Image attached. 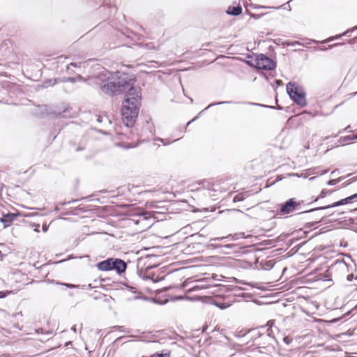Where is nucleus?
Instances as JSON below:
<instances>
[{
	"instance_id": "nucleus-1",
	"label": "nucleus",
	"mask_w": 357,
	"mask_h": 357,
	"mask_svg": "<svg viewBox=\"0 0 357 357\" xmlns=\"http://www.w3.org/2000/svg\"><path fill=\"white\" fill-rule=\"evenodd\" d=\"M96 73L91 75L89 79H94L97 84L100 85L103 93L109 95H115L125 91H128L133 86L134 82L129 79L127 75H121L116 72L112 73L100 65L95 67Z\"/></svg>"
},
{
	"instance_id": "nucleus-2",
	"label": "nucleus",
	"mask_w": 357,
	"mask_h": 357,
	"mask_svg": "<svg viewBox=\"0 0 357 357\" xmlns=\"http://www.w3.org/2000/svg\"><path fill=\"white\" fill-rule=\"evenodd\" d=\"M141 105V90L131 88L126 93L122 103L121 114L126 126H132L138 116Z\"/></svg>"
},
{
	"instance_id": "nucleus-3",
	"label": "nucleus",
	"mask_w": 357,
	"mask_h": 357,
	"mask_svg": "<svg viewBox=\"0 0 357 357\" xmlns=\"http://www.w3.org/2000/svg\"><path fill=\"white\" fill-rule=\"evenodd\" d=\"M126 266V264L124 261L114 258H109L97 264V268L100 271H107L115 270L119 274L125 272Z\"/></svg>"
},
{
	"instance_id": "nucleus-4",
	"label": "nucleus",
	"mask_w": 357,
	"mask_h": 357,
	"mask_svg": "<svg viewBox=\"0 0 357 357\" xmlns=\"http://www.w3.org/2000/svg\"><path fill=\"white\" fill-rule=\"evenodd\" d=\"M287 91L290 98L300 106L304 107L307 105L305 94L303 89L294 83L289 82L287 84Z\"/></svg>"
},
{
	"instance_id": "nucleus-5",
	"label": "nucleus",
	"mask_w": 357,
	"mask_h": 357,
	"mask_svg": "<svg viewBox=\"0 0 357 357\" xmlns=\"http://www.w3.org/2000/svg\"><path fill=\"white\" fill-rule=\"evenodd\" d=\"M258 69L270 70L276 66L275 62L264 54L257 55L255 59V63H252Z\"/></svg>"
},
{
	"instance_id": "nucleus-6",
	"label": "nucleus",
	"mask_w": 357,
	"mask_h": 357,
	"mask_svg": "<svg viewBox=\"0 0 357 357\" xmlns=\"http://www.w3.org/2000/svg\"><path fill=\"white\" fill-rule=\"evenodd\" d=\"M296 202L294 199H290L282 205L279 214L281 215H287L291 212H293L296 208Z\"/></svg>"
},
{
	"instance_id": "nucleus-7",
	"label": "nucleus",
	"mask_w": 357,
	"mask_h": 357,
	"mask_svg": "<svg viewBox=\"0 0 357 357\" xmlns=\"http://www.w3.org/2000/svg\"><path fill=\"white\" fill-rule=\"evenodd\" d=\"M17 216V214L11 213L3 214V217L0 218V222L3 224L4 228H6L12 224Z\"/></svg>"
},
{
	"instance_id": "nucleus-8",
	"label": "nucleus",
	"mask_w": 357,
	"mask_h": 357,
	"mask_svg": "<svg viewBox=\"0 0 357 357\" xmlns=\"http://www.w3.org/2000/svg\"><path fill=\"white\" fill-rule=\"evenodd\" d=\"M242 12V8L241 6H229L227 10V14L237 16L240 15Z\"/></svg>"
},
{
	"instance_id": "nucleus-9",
	"label": "nucleus",
	"mask_w": 357,
	"mask_h": 357,
	"mask_svg": "<svg viewBox=\"0 0 357 357\" xmlns=\"http://www.w3.org/2000/svg\"><path fill=\"white\" fill-rule=\"evenodd\" d=\"M344 204H347V203L345 202V199H342L338 202H334L333 204H332L331 205L319 207V208H316L315 210H323V209H326V208H329L344 205Z\"/></svg>"
},
{
	"instance_id": "nucleus-10",
	"label": "nucleus",
	"mask_w": 357,
	"mask_h": 357,
	"mask_svg": "<svg viewBox=\"0 0 357 357\" xmlns=\"http://www.w3.org/2000/svg\"><path fill=\"white\" fill-rule=\"evenodd\" d=\"M89 65V61H86V62H84V63H82V62H79V63H70L69 65L67 66L66 68H67V70L69 71L70 70V67L71 66H73L75 68H82V67L83 68H85L86 66H88Z\"/></svg>"
},
{
	"instance_id": "nucleus-11",
	"label": "nucleus",
	"mask_w": 357,
	"mask_h": 357,
	"mask_svg": "<svg viewBox=\"0 0 357 357\" xmlns=\"http://www.w3.org/2000/svg\"><path fill=\"white\" fill-rule=\"evenodd\" d=\"M83 78L81 75H77L76 77H68V78H63L60 79L61 82H75L77 80L81 81Z\"/></svg>"
},
{
	"instance_id": "nucleus-12",
	"label": "nucleus",
	"mask_w": 357,
	"mask_h": 357,
	"mask_svg": "<svg viewBox=\"0 0 357 357\" xmlns=\"http://www.w3.org/2000/svg\"><path fill=\"white\" fill-rule=\"evenodd\" d=\"M143 48L149 50H157L158 47L152 42L147 43L141 45Z\"/></svg>"
},
{
	"instance_id": "nucleus-13",
	"label": "nucleus",
	"mask_w": 357,
	"mask_h": 357,
	"mask_svg": "<svg viewBox=\"0 0 357 357\" xmlns=\"http://www.w3.org/2000/svg\"><path fill=\"white\" fill-rule=\"evenodd\" d=\"M149 357H169V352L167 350H163L161 353H155Z\"/></svg>"
},
{
	"instance_id": "nucleus-14",
	"label": "nucleus",
	"mask_w": 357,
	"mask_h": 357,
	"mask_svg": "<svg viewBox=\"0 0 357 357\" xmlns=\"http://www.w3.org/2000/svg\"><path fill=\"white\" fill-rule=\"evenodd\" d=\"M357 29V26H355L354 27L353 29H349L347 30V31H345L343 34L342 35H337L336 36H335L334 38L333 37H331V38H329L326 41H331L333 40V39L335 38H340L342 36H347L349 32L351 31H353L354 30H356Z\"/></svg>"
},
{
	"instance_id": "nucleus-15",
	"label": "nucleus",
	"mask_w": 357,
	"mask_h": 357,
	"mask_svg": "<svg viewBox=\"0 0 357 357\" xmlns=\"http://www.w3.org/2000/svg\"><path fill=\"white\" fill-rule=\"evenodd\" d=\"M57 83V79H48L44 82L43 84V87H48L50 86H54Z\"/></svg>"
},
{
	"instance_id": "nucleus-16",
	"label": "nucleus",
	"mask_w": 357,
	"mask_h": 357,
	"mask_svg": "<svg viewBox=\"0 0 357 357\" xmlns=\"http://www.w3.org/2000/svg\"><path fill=\"white\" fill-rule=\"evenodd\" d=\"M335 266L341 270H347V266L346 263L343 261H337L335 264Z\"/></svg>"
},
{
	"instance_id": "nucleus-17",
	"label": "nucleus",
	"mask_w": 357,
	"mask_h": 357,
	"mask_svg": "<svg viewBox=\"0 0 357 357\" xmlns=\"http://www.w3.org/2000/svg\"><path fill=\"white\" fill-rule=\"evenodd\" d=\"M342 180H343V177H339V178H337L336 179H332V180L328 181L327 184L328 185H336L337 183H338L339 182H340Z\"/></svg>"
},
{
	"instance_id": "nucleus-18",
	"label": "nucleus",
	"mask_w": 357,
	"mask_h": 357,
	"mask_svg": "<svg viewBox=\"0 0 357 357\" xmlns=\"http://www.w3.org/2000/svg\"><path fill=\"white\" fill-rule=\"evenodd\" d=\"M356 198H357V193H356V194H354V195H353L351 196H349L348 197H346V198H344V199H345V202H346V203L347 204H349V203L352 202L353 200L355 199Z\"/></svg>"
},
{
	"instance_id": "nucleus-19",
	"label": "nucleus",
	"mask_w": 357,
	"mask_h": 357,
	"mask_svg": "<svg viewBox=\"0 0 357 357\" xmlns=\"http://www.w3.org/2000/svg\"><path fill=\"white\" fill-rule=\"evenodd\" d=\"M215 305L222 310L226 309L229 306V305L225 303H215Z\"/></svg>"
},
{
	"instance_id": "nucleus-20",
	"label": "nucleus",
	"mask_w": 357,
	"mask_h": 357,
	"mask_svg": "<svg viewBox=\"0 0 357 357\" xmlns=\"http://www.w3.org/2000/svg\"><path fill=\"white\" fill-rule=\"evenodd\" d=\"M328 193V191L326 189H324L321 190L320 195H319L318 198H324L326 196V195Z\"/></svg>"
},
{
	"instance_id": "nucleus-21",
	"label": "nucleus",
	"mask_w": 357,
	"mask_h": 357,
	"mask_svg": "<svg viewBox=\"0 0 357 357\" xmlns=\"http://www.w3.org/2000/svg\"><path fill=\"white\" fill-rule=\"evenodd\" d=\"M227 103H229V101H222V102H219L217 103H211L205 109H207L208 108H209L213 105H222V104H227Z\"/></svg>"
},
{
	"instance_id": "nucleus-22",
	"label": "nucleus",
	"mask_w": 357,
	"mask_h": 357,
	"mask_svg": "<svg viewBox=\"0 0 357 357\" xmlns=\"http://www.w3.org/2000/svg\"><path fill=\"white\" fill-rule=\"evenodd\" d=\"M61 284H62V285H65V286H66L67 287L70 288V289L77 288V287H79V286H77V285H75V284H66V283H61Z\"/></svg>"
},
{
	"instance_id": "nucleus-23",
	"label": "nucleus",
	"mask_w": 357,
	"mask_h": 357,
	"mask_svg": "<svg viewBox=\"0 0 357 357\" xmlns=\"http://www.w3.org/2000/svg\"><path fill=\"white\" fill-rule=\"evenodd\" d=\"M353 139H357V135L354 137H353ZM351 139H352V138H351L350 137H348L344 138L342 142L345 144H347V143H349V142Z\"/></svg>"
},
{
	"instance_id": "nucleus-24",
	"label": "nucleus",
	"mask_w": 357,
	"mask_h": 357,
	"mask_svg": "<svg viewBox=\"0 0 357 357\" xmlns=\"http://www.w3.org/2000/svg\"><path fill=\"white\" fill-rule=\"evenodd\" d=\"M235 235L236 236L235 239H238L240 238H244L245 237L243 233L236 234Z\"/></svg>"
},
{
	"instance_id": "nucleus-25",
	"label": "nucleus",
	"mask_w": 357,
	"mask_h": 357,
	"mask_svg": "<svg viewBox=\"0 0 357 357\" xmlns=\"http://www.w3.org/2000/svg\"><path fill=\"white\" fill-rule=\"evenodd\" d=\"M242 199H243V198H242V197H241L239 195H238L235 196V197H234V202L241 201V200H242Z\"/></svg>"
},
{
	"instance_id": "nucleus-26",
	"label": "nucleus",
	"mask_w": 357,
	"mask_h": 357,
	"mask_svg": "<svg viewBox=\"0 0 357 357\" xmlns=\"http://www.w3.org/2000/svg\"><path fill=\"white\" fill-rule=\"evenodd\" d=\"M353 279H354V275L353 274H349L347 277V280L348 281H349V282H351Z\"/></svg>"
},
{
	"instance_id": "nucleus-27",
	"label": "nucleus",
	"mask_w": 357,
	"mask_h": 357,
	"mask_svg": "<svg viewBox=\"0 0 357 357\" xmlns=\"http://www.w3.org/2000/svg\"><path fill=\"white\" fill-rule=\"evenodd\" d=\"M47 229H48V226H47L46 225H43V231L44 232H46L47 231Z\"/></svg>"
},
{
	"instance_id": "nucleus-28",
	"label": "nucleus",
	"mask_w": 357,
	"mask_h": 357,
	"mask_svg": "<svg viewBox=\"0 0 357 357\" xmlns=\"http://www.w3.org/2000/svg\"><path fill=\"white\" fill-rule=\"evenodd\" d=\"M202 289V288L199 286H195V287L191 288L190 291H196L197 289Z\"/></svg>"
},
{
	"instance_id": "nucleus-29",
	"label": "nucleus",
	"mask_w": 357,
	"mask_h": 357,
	"mask_svg": "<svg viewBox=\"0 0 357 357\" xmlns=\"http://www.w3.org/2000/svg\"><path fill=\"white\" fill-rule=\"evenodd\" d=\"M284 342H285L287 344H289V338L287 337H285L284 338Z\"/></svg>"
},
{
	"instance_id": "nucleus-30",
	"label": "nucleus",
	"mask_w": 357,
	"mask_h": 357,
	"mask_svg": "<svg viewBox=\"0 0 357 357\" xmlns=\"http://www.w3.org/2000/svg\"><path fill=\"white\" fill-rule=\"evenodd\" d=\"M197 118H198V116H196V117L193 118V119H192V121H189V122L188 123L187 126H188L190 123H191V122H192V121H195Z\"/></svg>"
},
{
	"instance_id": "nucleus-31",
	"label": "nucleus",
	"mask_w": 357,
	"mask_h": 357,
	"mask_svg": "<svg viewBox=\"0 0 357 357\" xmlns=\"http://www.w3.org/2000/svg\"><path fill=\"white\" fill-rule=\"evenodd\" d=\"M71 330L73 331L74 332H76L77 331V328H76V326H73L72 328H71Z\"/></svg>"
},
{
	"instance_id": "nucleus-32",
	"label": "nucleus",
	"mask_w": 357,
	"mask_h": 357,
	"mask_svg": "<svg viewBox=\"0 0 357 357\" xmlns=\"http://www.w3.org/2000/svg\"><path fill=\"white\" fill-rule=\"evenodd\" d=\"M160 141H161L164 144V145H167L169 144L168 142H165V140L162 139H160Z\"/></svg>"
},
{
	"instance_id": "nucleus-33",
	"label": "nucleus",
	"mask_w": 357,
	"mask_h": 357,
	"mask_svg": "<svg viewBox=\"0 0 357 357\" xmlns=\"http://www.w3.org/2000/svg\"><path fill=\"white\" fill-rule=\"evenodd\" d=\"M4 296V294L2 291H0V298H2Z\"/></svg>"
},
{
	"instance_id": "nucleus-34",
	"label": "nucleus",
	"mask_w": 357,
	"mask_h": 357,
	"mask_svg": "<svg viewBox=\"0 0 357 357\" xmlns=\"http://www.w3.org/2000/svg\"><path fill=\"white\" fill-rule=\"evenodd\" d=\"M337 170H334L331 172V174H335Z\"/></svg>"
},
{
	"instance_id": "nucleus-35",
	"label": "nucleus",
	"mask_w": 357,
	"mask_h": 357,
	"mask_svg": "<svg viewBox=\"0 0 357 357\" xmlns=\"http://www.w3.org/2000/svg\"><path fill=\"white\" fill-rule=\"evenodd\" d=\"M1 258H2V253H1V252L0 251V259H1Z\"/></svg>"
},
{
	"instance_id": "nucleus-36",
	"label": "nucleus",
	"mask_w": 357,
	"mask_h": 357,
	"mask_svg": "<svg viewBox=\"0 0 357 357\" xmlns=\"http://www.w3.org/2000/svg\"><path fill=\"white\" fill-rule=\"evenodd\" d=\"M351 181L349 180V181H347V184H349V183H351Z\"/></svg>"
},
{
	"instance_id": "nucleus-37",
	"label": "nucleus",
	"mask_w": 357,
	"mask_h": 357,
	"mask_svg": "<svg viewBox=\"0 0 357 357\" xmlns=\"http://www.w3.org/2000/svg\"><path fill=\"white\" fill-rule=\"evenodd\" d=\"M326 172H327V170H325V171L323 172L322 174H325Z\"/></svg>"
},
{
	"instance_id": "nucleus-38",
	"label": "nucleus",
	"mask_w": 357,
	"mask_h": 357,
	"mask_svg": "<svg viewBox=\"0 0 357 357\" xmlns=\"http://www.w3.org/2000/svg\"><path fill=\"white\" fill-rule=\"evenodd\" d=\"M220 238H214L213 241H217V240H219Z\"/></svg>"
},
{
	"instance_id": "nucleus-39",
	"label": "nucleus",
	"mask_w": 357,
	"mask_h": 357,
	"mask_svg": "<svg viewBox=\"0 0 357 357\" xmlns=\"http://www.w3.org/2000/svg\"><path fill=\"white\" fill-rule=\"evenodd\" d=\"M35 231H39V230H38V228H36V229H35Z\"/></svg>"
},
{
	"instance_id": "nucleus-40",
	"label": "nucleus",
	"mask_w": 357,
	"mask_h": 357,
	"mask_svg": "<svg viewBox=\"0 0 357 357\" xmlns=\"http://www.w3.org/2000/svg\"><path fill=\"white\" fill-rule=\"evenodd\" d=\"M356 280H357V276L356 277Z\"/></svg>"
}]
</instances>
